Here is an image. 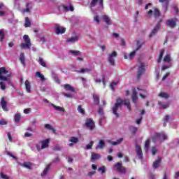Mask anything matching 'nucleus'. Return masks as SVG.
Instances as JSON below:
<instances>
[{
	"instance_id": "obj_14",
	"label": "nucleus",
	"mask_w": 179,
	"mask_h": 179,
	"mask_svg": "<svg viewBox=\"0 0 179 179\" xmlns=\"http://www.w3.org/2000/svg\"><path fill=\"white\" fill-rule=\"evenodd\" d=\"M117 57V52L114 51L112 53L109 54L108 57V61L110 62V65H114L115 64V61L114 58Z\"/></svg>"
},
{
	"instance_id": "obj_51",
	"label": "nucleus",
	"mask_w": 179,
	"mask_h": 179,
	"mask_svg": "<svg viewBox=\"0 0 179 179\" xmlns=\"http://www.w3.org/2000/svg\"><path fill=\"white\" fill-rule=\"evenodd\" d=\"M64 97H67L68 99H73V94L70 93H63Z\"/></svg>"
},
{
	"instance_id": "obj_46",
	"label": "nucleus",
	"mask_w": 179,
	"mask_h": 179,
	"mask_svg": "<svg viewBox=\"0 0 179 179\" xmlns=\"http://www.w3.org/2000/svg\"><path fill=\"white\" fill-rule=\"evenodd\" d=\"M93 99L95 104H99V103H100V99L99 98V96L94 94Z\"/></svg>"
},
{
	"instance_id": "obj_10",
	"label": "nucleus",
	"mask_w": 179,
	"mask_h": 179,
	"mask_svg": "<svg viewBox=\"0 0 179 179\" xmlns=\"http://www.w3.org/2000/svg\"><path fill=\"white\" fill-rule=\"evenodd\" d=\"M161 22L162 21H159L154 27V29L151 31V32L149 34L150 38H151V37H155V36L157 34V31H159V30H160L162 27V24H160Z\"/></svg>"
},
{
	"instance_id": "obj_12",
	"label": "nucleus",
	"mask_w": 179,
	"mask_h": 179,
	"mask_svg": "<svg viewBox=\"0 0 179 179\" xmlns=\"http://www.w3.org/2000/svg\"><path fill=\"white\" fill-rule=\"evenodd\" d=\"M115 169L117 170V171H118V173H121L122 174H125L127 170L125 169V167L122 166V164L117 162L115 165Z\"/></svg>"
},
{
	"instance_id": "obj_61",
	"label": "nucleus",
	"mask_w": 179,
	"mask_h": 179,
	"mask_svg": "<svg viewBox=\"0 0 179 179\" xmlns=\"http://www.w3.org/2000/svg\"><path fill=\"white\" fill-rule=\"evenodd\" d=\"M157 152V149H156V147H153L152 148V153L153 156H155V155H156Z\"/></svg>"
},
{
	"instance_id": "obj_35",
	"label": "nucleus",
	"mask_w": 179,
	"mask_h": 179,
	"mask_svg": "<svg viewBox=\"0 0 179 179\" xmlns=\"http://www.w3.org/2000/svg\"><path fill=\"white\" fill-rule=\"evenodd\" d=\"M150 146V139H148L145 143L144 150L145 152L149 150V147Z\"/></svg>"
},
{
	"instance_id": "obj_63",
	"label": "nucleus",
	"mask_w": 179,
	"mask_h": 179,
	"mask_svg": "<svg viewBox=\"0 0 179 179\" xmlns=\"http://www.w3.org/2000/svg\"><path fill=\"white\" fill-rule=\"evenodd\" d=\"M131 131H132V132H134V134H135V132H136V131H138V127H131Z\"/></svg>"
},
{
	"instance_id": "obj_38",
	"label": "nucleus",
	"mask_w": 179,
	"mask_h": 179,
	"mask_svg": "<svg viewBox=\"0 0 179 179\" xmlns=\"http://www.w3.org/2000/svg\"><path fill=\"white\" fill-rule=\"evenodd\" d=\"M45 128L46 129H48L49 131H52V132H55V129H54V127H52L51 126V124H45Z\"/></svg>"
},
{
	"instance_id": "obj_13",
	"label": "nucleus",
	"mask_w": 179,
	"mask_h": 179,
	"mask_svg": "<svg viewBox=\"0 0 179 179\" xmlns=\"http://www.w3.org/2000/svg\"><path fill=\"white\" fill-rule=\"evenodd\" d=\"M166 26L171 27V29H174L177 26V18L169 19L166 21Z\"/></svg>"
},
{
	"instance_id": "obj_16",
	"label": "nucleus",
	"mask_w": 179,
	"mask_h": 179,
	"mask_svg": "<svg viewBox=\"0 0 179 179\" xmlns=\"http://www.w3.org/2000/svg\"><path fill=\"white\" fill-rule=\"evenodd\" d=\"M55 31L56 34H64V33H65V28L59 24H56L55 27Z\"/></svg>"
},
{
	"instance_id": "obj_33",
	"label": "nucleus",
	"mask_w": 179,
	"mask_h": 179,
	"mask_svg": "<svg viewBox=\"0 0 179 179\" xmlns=\"http://www.w3.org/2000/svg\"><path fill=\"white\" fill-rule=\"evenodd\" d=\"M36 78H41V80H42V82H44V80H45V78L44 77V75L41 74V73L37 71L35 75Z\"/></svg>"
},
{
	"instance_id": "obj_2",
	"label": "nucleus",
	"mask_w": 179,
	"mask_h": 179,
	"mask_svg": "<svg viewBox=\"0 0 179 179\" xmlns=\"http://www.w3.org/2000/svg\"><path fill=\"white\" fill-rule=\"evenodd\" d=\"M137 94H139V96H141L142 99H146V96H148V92H146L145 90H141L139 88H137V89L134 88L133 90V94L131 96L133 103H136V101L138 100Z\"/></svg>"
},
{
	"instance_id": "obj_20",
	"label": "nucleus",
	"mask_w": 179,
	"mask_h": 179,
	"mask_svg": "<svg viewBox=\"0 0 179 179\" xmlns=\"http://www.w3.org/2000/svg\"><path fill=\"white\" fill-rule=\"evenodd\" d=\"M106 148V143H104V140H100L98 143V145L95 148L96 150H99V149H103Z\"/></svg>"
},
{
	"instance_id": "obj_32",
	"label": "nucleus",
	"mask_w": 179,
	"mask_h": 179,
	"mask_svg": "<svg viewBox=\"0 0 179 179\" xmlns=\"http://www.w3.org/2000/svg\"><path fill=\"white\" fill-rule=\"evenodd\" d=\"M94 13V22H96V24H100V16L96 13Z\"/></svg>"
},
{
	"instance_id": "obj_5",
	"label": "nucleus",
	"mask_w": 179,
	"mask_h": 179,
	"mask_svg": "<svg viewBox=\"0 0 179 179\" xmlns=\"http://www.w3.org/2000/svg\"><path fill=\"white\" fill-rule=\"evenodd\" d=\"M24 43H22L20 47L22 50H26L31 47V42L28 35H24L23 36Z\"/></svg>"
},
{
	"instance_id": "obj_40",
	"label": "nucleus",
	"mask_w": 179,
	"mask_h": 179,
	"mask_svg": "<svg viewBox=\"0 0 179 179\" xmlns=\"http://www.w3.org/2000/svg\"><path fill=\"white\" fill-rule=\"evenodd\" d=\"M161 3H164L166 10H167V8L169 6V0H159Z\"/></svg>"
},
{
	"instance_id": "obj_37",
	"label": "nucleus",
	"mask_w": 179,
	"mask_h": 179,
	"mask_svg": "<svg viewBox=\"0 0 179 179\" xmlns=\"http://www.w3.org/2000/svg\"><path fill=\"white\" fill-rule=\"evenodd\" d=\"M38 62L41 66H43V68H47V64L44 61V59L41 57H39Z\"/></svg>"
},
{
	"instance_id": "obj_17",
	"label": "nucleus",
	"mask_w": 179,
	"mask_h": 179,
	"mask_svg": "<svg viewBox=\"0 0 179 179\" xmlns=\"http://www.w3.org/2000/svg\"><path fill=\"white\" fill-rule=\"evenodd\" d=\"M136 152L138 159L142 160V159H143V154L142 153V148H141V145L136 144Z\"/></svg>"
},
{
	"instance_id": "obj_44",
	"label": "nucleus",
	"mask_w": 179,
	"mask_h": 179,
	"mask_svg": "<svg viewBox=\"0 0 179 179\" xmlns=\"http://www.w3.org/2000/svg\"><path fill=\"white\" fill-rule=\"evenodd\" d=\"M20 61L21 64H22V65H24V64H25L24 54L21 53L20 55Z\"/></svg>"
},
{
	"instance_id": "obj_56",
	"label": "nucleus",
	"mask_w": 179,
	"mask_h": 179,
	"mask_svg": "<svg viewBox=\"0 0 179 179\" xmlns=\"http://www.w3.org/2000/svg\"><path fill=\"white\" fill-rule=\"evenodd\" d=\"M117 85H118V81L116 82H113L110 84V89L112 90H114V86H117Z\"/></svg>"
},
{
	"instance_id": "obj_1",
	"label": "nucleus",
	"mask_w": 179,
	"mask_h": 179,
	"mask_svg": "<svg viewBox=\"0 0 179 179\" xmlns=\"http://www.w3.org/2000/svg\"><path fill=\"white\" fill-rule=\"evenodd\" d=\"M122 104L127 106L128 110L131 111V104L129 103V101L124 100L121 99H117L116 103L115 104L114 107L113 108V113L115 117H119L120 115L117 113L119 110H120L121 107H122Z\"/></svg>"
},
{
	"instance_id": "obj_3",
	"label": "nucleus",
	"mask_w": 179,
	"mask_h": 179,
	"mask_svg": "<svg viewBox=\"0 0 179 179\" xmlns=\"http://www.w3.org/2000/svg\"><path fill=\"white\" fill-rule=\"evenodd\" d=\"M152 139L154 142H156V141H160L161 142H163L164 141L169 139V137L164 132L155 133Z\"/></svg>"
},
{
	"instance_id": "obj_43",
	"label": "nucleus",
	"mask_w": 179,
	"mask_h": 179,
	"mask_svg": "<svg viewBox=\"0 0 179 179\" xmlns=\"http://www.w3.org/2000/svg\"><path fill=\"white\" fill-rule=\"evenodd\" d=\"M69 142H71V143H78V142H79V138L76 137H71Z\"/></svg>"
},
{
	"instance_id": "obj_34",
	"label": "nucleus",
	"mask_w": 179,
	"mask_h": 179,
	"mask_svg": "<svg viewBox=\"0 0 179 179\" xmlns=\"http://www.w3.org/2000/svg\"><path fill=\"white\" fill-rule=\"evenodd\" d=\"M5 40V29H0V41L2 43Z\"/></svg>"
},
{
	"instance_id": "obj_23",
	"label": "nucleus",
	"mask_w": 179,
	"mask_h": 179,
	"mask_svg": "<svg viewBox=\"0 0 179 179\" xmlns=\"http://www.w3.org/2000/svg\"><path fill=\"white\" fill-rule=\"evenodd\" d=\"M162 162V158L158 157V159L154 162L152 164V167L154 169H159V166H160V163Z\"/></svg>"
},
{
	"instance_id": "obj_28",
	"label": "nucleus",
	"mask_w": 179,
	"mask_h": 179,
	"mask_svg": "<svg viewBox=\"0 0 179 179\" xmlns=\"http://www.w3.org/2000/svg\"><path fill=\"white\" fill-rule=\"evenodd\" d=\"M25 88H26L27 93H31V86L30 85V82H29L27 80L25 81Z\"/></svg>"
},
{
	"instance_id": "obj_60",
	"label": "nucleus",
	"mask_w": 179,
	"mask_h": 179,
	"mask_svg": "<svg viewBox=\"0 0 179 179\" xmlns=\"http://www.w3.org/2000/svg\"><path fill=\"white\" fill-rule=\"evenodd\" d=\"M24 136H25V138H30L31 136H33V134L29 133V132H26L24 134Z\"/></svg>"
},
{
	"instance_id": "obj_57",
	"label": "nucleus",
	"mask_w": 179,
	"mask_h": 179,
	"mask_svg": "<svg viewBox=\"0 0 179 179\" xmlns=\"http://www.w3.org/2000/svg\"><path fill=\"white\" fill-rule=\"evenodd\" d=\"M99 171L101 172V174H104V173H106V167L104 166H101L100 168H99Z\"/></svg>"
},
{
	"instance_id": "obj_42",
	"label": "nucleus",
	"mask_w": 179,
	"mask_h": 179,
	"mask_svg": "<svg viewBox=\"0 0 179 179\" xmlns=\"http://www.w3.org/2000/svg\"><path fill=\"white\" fill-rule=\"evenodd\" d=\"M163 54H164V50H162L159 53V59H157L158 64L162 62V59L163 58Z\"/></svg>"
},
{
	"instance_id": "obj_49",
	"label": "nucleus",
	"mask_w": 179,
	"mask_h": 179,
	"mask_svg": "<svg viewBox=\"0 0 179 179\" xmlns=\"http://www.w3.org/2000/svg\"><path fill=\"white\" fill-rule=\"evenodd\" d=\"M20 113H16L14 116V120L15 122H19L20 121Z\"/></svg>"
},
{
	"instance_id": "obj_4",
	"label": "nucleus",
	"mask_w": 179,
	"mask_h": 179,
	"mask_svg": "<svg viewBox=\"0 0 179 179\" xmlns=\"http://www.w3.org/2000/svg\"><path fill=\"white\" fill-rule=\"evenodd\" d=\"M143 44V42L141 43L139 41H137V48L131 52L129 55H125L124 59H134L135 55H136V51H138Z\"/></svg>"
},
{
	"instance_id": "obj_8",
	"label": "nucleus",
	"mask_w": 179,
	"mask_h": 179,
	"mask_svg": "<svg viewBox=\"0 0 179 179\" xmlns=\"http://www.w3.org/2000/svg\"><path fill=\"white\" fill-rule=\"evenodd\" d=\"M148 17L153 16L155 19H157V17L160 16V10L157 8L154 7L148 12Z\"/></svg>"
},
{
	"instance_id": "obj_19",
	"label": "nucleus",
	"mask_w": 179,
	"mask_h": 179,
	"mask_svg": "<svg viewBox=\"0 0 179 179\" xmlns=\"http://www.w3.org/2000/svg\"><path fill=\"white\" fill-rule=\"evenodd\" d=\"M63 87L66 92H71L72 93H76L75 87L71 86L69 84H65L63 85Z\"/></svg>"
},
{
	"instance_id": "obj_6",
	"label": "nucleus",
	"mask_w": 179,
	"mask_h": 179,
	"mask_svg": "<svg viewBox=\"0 0 179 179\" xmlns=\"http://www.w3.org/2000/svg\"><path fill=\"white\" fill-rule=\"evenodd\" d=\"M10 76V73L5 67L0 68V80H8V78Z\"/></svg>"
},
{
	"instance_id": "obj_22",
	"label": "nucleus",
	"mask_w": 179,
	"mask_h": 179,
	"mask_svg": "<svg viewBox=\"0 0 179 179\" xmlns=\"http://www.w3.org/2000/svg\"><path fill=\"white\" fill-rule=\"evenodd\" d=\"M102 19L108 26H110L111 24V19H110V17H108V15H103Z\"/></svg>"
},
{
	"instance_id": "obj_55",
	"label": "nucleus",
	"mask_w": 179,
	"mask_h": 179,
	"mask_svg": "<svg viewBox=\"0 0 179 179\" xmlns=\"http://www.w3.org/2000/svg\"><path fill=\"white\" fill-rule=\"evenodd\" d=\"M14 4L15 9H20V7L19 6V0H15Z\"/></svg>"
},
{
	"instance_id": "obj_36",
	"label": "nucleus",
	"mask_w": 179,
	"mask_h": 179,
	"mask_svg": "<svg viewBox=\"0 0 179 179\" xmlns=\"http://www.w3.org/2000/svg\"><path fill=\"white\" fill-rule=\"evenodd\" d=\"M21 166H22V167H24L25 169H28V170L31 169V164L29 162H24V164H22Z\"/></svg>"
},
{
	"instance_id": "obj_54",
	"label": "nucleus",
	"mask_w": 179,
	"mask_h": 179,
	"mask_svg": "<svg viewBox=\"0 0 179 179\" xmlns=\"http://www.w3.org/2000/svg\"><path fill=\"white\" fill-rule=\"evenodd\" d=\"M92 71L91 69H81L80 71H78V72H80L81 73H85L86 72H90Z\"/></svg>"
},
{
	"instance_id": "obj_18",
	"label": "nucleus",
	"mask_w": 179,
	"mask_h": 179,
	"mask_svg": "<svg viewBox=\"0 0 179 179\" xmlns=\"http://www.w3.org/2000/svg\"><path fill=\"white\" fill-rule=\"evenodd\" d=\"M41 149H47L50 146V138H47L40 141Z\"/></svg>"
},
{
	"instance_id": "obj_45",
	"label": "nucleus",
	"mask_w": 179,
	"mask_h": 179,
	"mask_svg": "<svg viewBox=\"0 0 179 179\" xmlns=\"http://www.w3.org/2000/svg\"><path fill=\"white\" fill-rule=\"evenodd\" d=\"M31 24V23L30 22V20H29V17H26L24 27H30Z\"/></svg>"
},
{
	"instance_id": "obj_59",
	"label": "nucleus",
	"mask_w": 179,
	"mask_h": 179,
	"mask_svg": "<svg viewBox=\"0 0 179 179\" xmlns=\"http://www.w3.org/2000/svg\"><path fill=\"white\" fill-rule=\"evenodd\" d=\"M1 177L3 179H9V176H8L7 175L4 174L3 173H1Z\"/></svg>"
},
{
	"instance_id": "obj_39",
	"label": "nucleus",
	"mask_w": 179,
	"mask_h": 179,
	"mask_svg": "<svg viewBox=\"0 0 179 179\" xmlns=\"http://www.w3.org/2000/svg\"><path fill=\"white\" fill-rule=\"evenodd\" d=\"M164 62H167L168 64H170L171 62V57L170 55H166L164 59Z\"/></svg>"
},
{
	"instance_id": "obj_9",
	"label": "nucleus",
	"mask_w": 179,
	"mask_h": 179,
	"mask_svg": "<svg viewBox=\"0 0 179 179\" xmlns=\"http://www.w3.org/2000/svg\"><path fill=\"white\" fill-rule=\"evenodd\" d=\"M138 71H137V79H139L142 75L145 73V63H139L137 65Z\"/></svg>"
},
{
	"instance_id": "obj_58",
	"label": "nucleus",
	"mask_w": 179,
	"mask_h": 179,
	"mask_svg": "<svg viewBox=\"0 0 179 179\" xmlns=\"http://www.w3.org/2000/svg\"><path fill=\"white\" fill-rule=\"evenodd\" d=\"M36 148L38 150V152H40V150H43V148H41V143H38L36 145Z\"/></svg>"
},
{
	"instance_id": "obj_47",
	"label": "nucleus",
	"mask_w": 179,
	"mask_h": 179,
	"mask_svg": "<svg viewBox=\"0 0 179 179\" xmlns=\"http://www.w3.org/2000/svg\"><path fill=\"white\" fill-rule=\"evenodd\" d=\"M159 106H160L161 108H169V103H163L162 102L158 103Z\"/></svg>"
},
{
	"instance_id": "obj_64",
	"label": "nucleus",
	"mask_w": 179,
	"mask_h": 179,
	"mask_svg": "<svg viewBox=\"0 0 179 179\" xmlns=\"http://www.w3.org/2000/svg\"><path fill=\"white\" fill-rule=\"evenodd\" d=\"M62 149V147H60L59 145H56L55 148H54V150H61Z\"/></svg>"
},
{
	"instance_id": "obj_7",
	"label": "nucleus",
	"mask_w": 179,
	"mask_h": 179,
	"mask_svg": "<svg viewBox=\"0 0 179 179\" xmlns=\"http://www.w3.org/2000/svg\"><path fill=\"white\" fill-rule=\"evenodd\" d=\"M91 8L96 7L97 10H103V0H92Z\"/></svg>"
},
{
	"instance_id": "obj_31",
	"label": "nucleus",
	"mask_w": 179,
	"mask_h": 179,
	"mask_svg": "<svg viewBox=\"0 0 179 179\" xmlns=\"http://www.w3.org/2000/svg\"><path fill=\"white\" fill-rule=\"evenodd\" d=\"M50 167H51V164H49L45 167V169L41 173L42 177H45V176H47V174L48 173V171H50Z\"/></svg>"
},
{
	"instance_id": "obj_29",
	"label": "nucleus",
	"mask_w": 179,
	"mask_h": 179,
	"mask_svg": "<svg viewBox=\"0 0 179 179\" xmlns=\"http://www.w3.org/2000/svg\"><path fill=\"white\" fill-rule=\"evenodd\" d=\"M101 157V155L100 154L92 153L91 160L93 162V160H97V159H100Z\"/></svg>"
},
{
	"instance_id": "obj_27",
	"label": "nucleus",
	"mask_w": 179,
	"mask_h": 179,
	"mask_svg": "<svg viewBox=\"0 0 179 179\" xmlns=\"http://www.w3.org/2000/svg\"><path fill=\"white\" fill-rule=\"evenodd\" d=\"M78 40L79 37L78 36H75L67 39V43H76Z\"/></svg>"
},
{
	"instance_id": "obj_52",
	"label": "nucleus",
	"mask_w": 179,
	"mask_h": 179,
	"mask_svg": "<svg viewBox=\"0 0 179 179\" xmlns=\"http://www.w3.org/2000/svg\"><path fill=\"white\" fill-rule=\"evenodd\" d=\"M0 89H1V90H5L6 89V85L3 81L0 82Z\"/></svg>"
},
{
	"instance_id": "obj_11",
	"label": "nucleus",
	"mask_w": 179,
	"mask_h": 179,
	"mask_svg": "<svg viewBox=\"0 0 179 179\" xmlns=\"http://www.w3.org/2000/svg\"><path fill=\"white\" fill-rule=\"evenodd\" d=\"M85 127L87 129L93 131V129H94V122H93V119H87L85 121Z\"/></svg>"
},
{
	"instance_id": "obj_25",
	"label": "nucleus",
	"mask_w": 179,
	"mask_h": 179,
	"mask_svg": "<svg viewBox=\"0 0 179 179\" xmlns=\"http://www.w3.org/2000/svg\"><path fill=\"white\" fill-rule=\"evenodd\" d=\"M63 8L64 9V12H73L74 8H73V6L70 5V6H63Z\"/></svg>"
},
{
	"instance_id": "obj_15",
	"label": "nucleus",
	"mask_w": 179,
	"mask_h": 179,
	"mask_svg": "<svg viewBox=\"0 0 179 179\" xmlns=\"http://www.w3.org/2000/svg\"><path fill=\"white\" fill-rule=\"evenodd\" d=\"M98 114L100 115L99 118V125L101 127L103 126V120H105L106 117L104 116V111L103 110V108H99L98 110Z\"/></svg>"
},
{
	"instance_id": "obj_53",
	"label": "nucleus",
	"mask_w": 179,
	"mask_h": 179,
	"mask_svg": "<svg viewBox=\"0 0 179 179\" xmlns=\"http://www.w3.org/2000/svg\"><path fill=\"white\" fill-rule=\"evenodd\" d=\"M94 143V141H90V143L86 145V149L87 150L92 149V148L93 147Z\"/></svg>"
},
{
	"instance_id": "obj_50",
	"label": "nucleus",
	"mask_w": 179,
	"mask_h": 179,
	"mask_svg": "<svg viewBox=\"0 0 179 179\" xmlns=\"http://www.w3.org/2000/svg\"><path fill=\"white\" fill-rule=\"evenodd\" d=\"M77 110L78 113H80V114H83V115L85 114V109H83L81 105L78 106Z\"/></svg>"
},
{
	"instance_id": "obj_62",
	"label": "nucleus",
	"mask_w": 179,
	"mask_h": 179,
	"mask_svg": "<svg viewBox=\"0 0 179 179\" xmlns=\"http://www.w3.org/2000/svg\"><path fill=\"white\" fill-rule=\"evenodd\" d=\"M6 124H8V122H6L5 120H0V125H6Z\"/></svg>"
},
{
	"instance_id": "obj_41",
	"label": "nucleus",
	"mask_w": 179,
	"mask_h": 179,
	"mask_svg": "<svg viewBox=\"0 0 179 179\" xmlns=\"http://www.w3.org/2000/svg\"><path fill=\"white\" fill-rule=\"evenodd\" d=\"M69 52H71V54L73 55L75 57H78L81 54L80 51L79 50H70Z\"/></svg>"
},
{
	"instance_id": "obj_30",
	"label": "nucleus",
	"mask_w": 179,
	"mask_h": 179,
	"mask_svg": "<svg viewBox=\"0 0 179 179\" xmlns=\"http://www.w3.org/2000/svg\"><path fill=\"white\" fill-rule=\"evenodd\" d=\"M122 141H124V138H120L116 141H109V142H110V145H113V146H117V145H120L121 142H122Z\"/></svg>"
},
{
	"instance_id": "obj_48",
	"label": "nucleus",
	"mask_w": 179,
	"mask_h": 179,
	"mask_svg": "<svg viewBox=\"0 0 179 179\" xmlns=\"http://www.w3.org/2000/svg\"><path fill=\"white\" fill-rule=\"evenodd\" d=\"M159 97H162V99H169V94L165 92H161L159 94Z\"/></svg>"
},
{
	"instance_id": "obj_26",
	"label": "nucleus",
	"mask_w": 179,
	"mask_h": 179,
	"mask_svg": "<svg viewBox=\"0 0 179 179\" xmlns=\"http://www.w3.org/2000/svg\"><path fill=\"white\" fill-rule=\"evenodd\" d=\"M30 3H27L26 8L21 10L22 13H30L31 8L29 6Z\"/></svg>"
},
{
	"instance_id": "obj_21",
	"label": "nucleus",
	"mask_w": 179,
	"mask_h": 179,
	"mask_svg": "<svg viewBox=\"0 0 179 179\" xmlns=\"http://www.w3.org/2000/svg\"><path fill=\"white\" fill-rule=\"evenodd\" d=\"M1 106L3 111H8V107L6 106H8V103L6 102V101H5V99L3 98H1Z\"/></svg>"
},
{
	"instance_id": "obj_24",
	"label": "nucleus",
	"mask_w": 179,
	"mask_h": 179,
	"mask_svg": "<svg viewBox=\"0 0 179 179\" xmlns=\"http://www.w3.org/2000/svg\"><path fill=\"white\" fill-rule=\"evenodd\" d=\"M50 106H52V107L54 108L56 111H61L62 113H65V109L61 106L54 105V103H50Z\"/></svg>"
}]
</instances>
